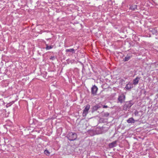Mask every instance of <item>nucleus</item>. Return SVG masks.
<instances>
[{
    "mask_svg": "<svg viewBox=\"0 0 158 158\" xmlns=\"http://www.w3.org/2000/svg\"><path fill=\"white\" fill-rule=\"evenodd\" d=\"M50 58L51 60H53L55 59V57L54 56H51Z\"/></svg>",
    "mask_w": 158,
    "mask_h": 158,
    "instance_id": "obj_20",
    "label": "nucleus"
},
{
    "mask_svg": "<svg viewBox=\"0 0 158 158\" xmlns=\"http://www.w3.org/2000/svg\"><path fill=\"white\" fill-rule=\"evenodd\" d=\"M139 79L138 77H136L135 79Z\"/></svg>",
    "mask_w": 158,
    "mask_h": 158,
    "instance_id": "obj_22",
    "label": "nucleus"
},
{
    "mask_svg": "<svg viewBox=\"0 0 158 158\" xmlns=\"http://www.w3.org/2000/svg\"><path fill=\"white\" fill-rule=\"evenodd\" d=\"M131 56L127 55L123 59V60L125 61H127L130 59Z\"/></svg>",
    "mask_w": 158,
    "mask_h": 158,
    "instance_id": "obj_12",
    "label": "nucleus"
},
{
    "mask_svg": "<svg viewBox=\"0 0 158 158\" xmlns=\"http://www.w3.org/2000/svg\"><path fill=\"white\" fill-rule=\"evenodd\" d=\"M101 107V106L99 105H96L94 106L92 108V112L97 110L98 108Z\"/></svg>",
    "mask_w": 158,
    "mask_h": 158,
    "instance_id": "obj_8",
    "label": "nucleus"
},
{
    "mask_svg": "<svg viewBox=\"0 0 158 158\" xmlns=\"http://www.w3.org/2000/svg\"><path fill=\"white\" fill-rule=\"evenodd\" d=\"M67 137L69 140L73 141L76 139L77 138V135L75 133L71 132L67 134Z\"/></svg>",
    "mask_w": 158,
    "mask_h": 158,
    "instance_id": "obj_2",
    "label": "nucleus"
},
{
    "mask_svg": "<svg viewBox=\"0 0 158 158\" xmlns=\"http://www.w3.org/2000/svg\"><path fill=\"white\" fill-rule=\"evenodd\" d=\"M137 6L136 5H132L130 6V9L132 10H135L136 9H137Z\"/></svg>",
    "mask_w": 158,
    "mask_h": 158,
    "instance_id": "obj_9",
    "label": "nucleus"
},
{
    "mask_svg": "<svg viewBox=\"0 0 158 158\" xmlns=\"http://www.w3.org/2000/svg\"><path fill=\"white\" fill-rule=\"evenodd\" d=\"M108 107L107 106H106V105H104L103 106V108H107Z\"/></svg>",
    "mask_w": 158,
    "mask_h": 158,
    "instance_id": "obj_21",
    "label": "nucleus"
},
{
    "mask_svg": "<svg viewBox=\"0 0 158 158\" xmlns=\"http://www.w3.org/2000/svg\"><path fill=\"white\" fill-rule=\"evenodd\" d=\"M139 112L137 110H136L135 111L134 114L135 116H139Z\"/></svg>",
    "mask_w": 158,
    "mask_h": 158,
    "instance_id": "obj_16",
    "label": "nucleus"
},
{
    "mask_svg": "<svg viewBox=\"0 0 158 158\" xmlns=\"http://www.w3.org/2000/svg\"><path fill=\"white\" fill-rule=\"evenodd\" d=\"M98 90V88L95 86L94 85L91 88V92L92 94H96Z\"/></svg>",
    "mask_w": 158,
    "mask_h": 158,
    "instance_id": "obj_7",
    "label": "nucleus"
},
{
    "mask_svg": "<svg viewBox=\"0 0 158 158\" xmlns=\"http://www.w3.org/2000/svg\"><path fill=\"white\" fill-rule=\"evenodd\" d=\"M127 122L128 123H134L135 122V120L133 118H130L127 120Z\"/></svg>",
    "mask_w": 158,
    "mask_h": 158,
    "instance_id": "obj_11",
    "label": "nucleus"
},
{
    "mask_svg": "<svg viewBox=\"0 0 158 158\" xmlns=\"http://www.w3.org/2000/svg\"><path fill=\"white\" fill-rule=\"evenodd\" d=\"M149 30L150 32H151L154 35L156 34L157 31L155 29L152 28H150L149 29Z\"/></svg>",
    "mask_w": 158,
    "mask_h": 158,
    "instance_id": "obj_10",
    "label": "nucleus"
},
{
    "mask_svg": "<svg viewBox=\"0 0 158 158\" xmlns=\"http://www.w3.org/2000/svg\"><path fill=\"white\" fill-rule=\"evenodd\" d=\"M132 85V84L128 83L126 85L125 88L127 89H130L133 87Z\"/></svg>",
    "mask_w": 158,
    "mask_h": 158,
    "instance_id": "obj_14",
    "label": "nucleus"
},
{
    "mask_svg": "<svg viewBox=\"0 0 158 158\" xmlns=\"http://www.w3.org/2000/svg\"><path fill=\"white\" fill-rule=\"evenodd\" d=\"M138 80H134L133 84L135 85H136L138 83Z\"/></svg>",
    "mask_w": 158,
    "mask_h": 158,
    "instance_id": "obj_18",
    "label": "nucleus"
},
{
    "mask_svg": "<svg viewBox=\"0 0 158 158\" xmlns=\"http://www.w3.org/2000/svg\"><path fill=\"white\" fill-rule=\"evenodd\" d=\"M44 153L47 155L48 156L50 154L48 150H45V151H44Z\"/></svg>",
    "mask_w": 158,
    "mask_h": 158,
    "instance_id": "obj_17",
    "label": "nucleus"
},
{
    "mask_svg": "<svg viewBox=\"0 0 158 158\" xmlns=\"http://www.w3.org/2000/svg\"><path fill=\"white\" fill-rule=\"evenodd\" d=\"M65 52H70L72 53H75V50L73 48L67 49L66 50Z\"/></svg>",
    "mask_w": 158,
    "mask_h": 158,
    "instance_id": "obj_13",
    "label": "nucleus"
},
{
    "mask_svg": "<svg viewBox=\"0 0 158 158\" xmlns=\"http://www.w3.org/2000/svg\"><path fill=\"white\" fill-rule=\"evenodd\" d=\"M90 105L89 104H87L85 106V109L83 111L82 113V116L83 117H85L88 112V111L90 108Z\"/></svg>",
    "mask_w": 158,
    "mask_h": 158,
    "instance_id": "obj_4",
    "label": "nucleus"
},
{
    "mask_svg": "<svg viewBox=\"0 0 158 158\" xmlns=\"http://www.w3.org/2000/svg\"><path fill=\"white\" fill-rule=\"evenodd\" d=\"M109 115V114L107 112L104 113V115L106 117H107Z\"/></svg>",
    "mask_w": 158,
    "mask_h": 158,
    "instance_id": "obj_19",
    "label": "nucleus"
},
{
    "mask_svg": "<svg viewBox=\"0 0 158 158\" xmlns=\"http://www.w3.org/2000/svg\"><path fill=\"white\" fill-rule=\"evenodd\" d=\"M53 48V46L52 45L48 46V44H46V47L45 48V49L46 50H48L52 48Z\"/></svg>",
    "mask_w": 158,
    "mask_h": 158,
    "instance_id": "obj_15",
    "label": "nucleus"
},
{
    "mask_svg": "<svg viewBox=\"0 0 158 158\" xmlns=\"http://www.w3.org/2000/svg\"><path fill=\"white\" fill-rule=\"evenodd\" d=\"M117 140H115L111 143H109L108 145L109 147L110 148H112L114 147H116L117 145Z\"/></svg>",
    "mask_w": 158,
    "mask_h": 158,
    "instance_id": "obj_6",
    "label": "nucleus"
},
{
    "mask_svg": "<svg viewBox=\"0 0 158 158\" xmlns=\"http://www.w3.org/2000/svg\"><path fill=\"white\" fill-rule=\"evenodd\" d=\"M108 130L107 127L102 126V127H98L95 130L96 133L97 134H101L105 132Z\"/></svg>",
    "mask_w": 158,
    "mask_h": 158,
    "instance_id": "obj_1",
    "label": "nucleus"
},
{
    "mask_svg": "<svg viewBox=\"0 0 158 158\" xmlns=\"http://www.w3.org/2000/svg\"><path fill=\"white\" fill-rule=\"evenodd\" d=\"M134 104V102L132 100L127 102L124 105L123 108L124 110H127V108H129Z\"/></svg>",
    "mask_w": 158,
    "mask_h": 158,
    "instance_id": "obj_3",
    "label": "nucleus"
},
{
    "mask_svg": "<svg viewBox=\"0 0 158 158\" xmlns=\"http://www.w3.org/2000/svg\"><path fill=\"white\" fill-rule=\"evenodd\" d=\"M125 99V96L123 94H122L118 96V102H119L122 103L123 102Z\"/></svg>",
    "mask_w": 158,
    "mask_h": 158,
    "instance_id": "obj_5",
    "label": "nucleus"
}]
</instances>
